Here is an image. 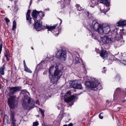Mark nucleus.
Here are the masks:
<instances>
[{
	"instance_id": "obj_1",
	"label": "nucleus",
	"mask_w": 126,
	"mask_h": 126,
	"mask_svg": "<svg viewBox=\"0 0 126 126\" xmlns=\"http://www.w3.org/2000/svg\"><path fill=\"white\" fill-rule=\"evenodd\" d=\"M94 79V80L92 82L87 81L85 82V84L86 87L85 89H83V87L81 84L80 81L77 80L71 81L70 83V86L75 89H82L84 92L86 91L85 89L89 88L93 90L96 91L98 89V82L95 79Z\"/></svg>"
},
{
	"instance_id": "obj_2",
	"label": "nucleus",
	"mask_w": 126,
	"mask_h": 126,
	"mask_svg": "<svg viewBox=\"0 0 126 126\" xmlns=\"http://www.w3.org/2000/svg\"><path fill=\"white\" fill-rule=\"evenodd\" d=\"M22 88L21 86H17L10 88L9 94L12 95L8 99V104L11 109H13L16 107L18 103L19 97H17L16 95H13L16 92L20 90Z\"/></svg>"
},
{
	"instance_id": "obj_3",
	"label": "nucleus",
	"mask_w": 126,
	"mask_h": 126,
	"mask_svg": "<svg viewBox=\"0 0 126 126\" xmlns=\"http://www.w3.org/2000/svg\"><path fill=\"white\" fill-rule=\"evenodd\" d=\"M124 41L123 40V37L121 35H117L116 33L114 39L112 37V36L110 35L102 37L100 44L104 45L107 44H111L113 42L114 47L115 48H117L123 45Z\"/></svg>"
},
{
	"instance_id": "obj_4",
	"label": "nucleus",
	"mask_w": 126,
	"mask_h": 126,
	"mask_svg": "<svg viewBox=\"0 0 126 126\" xmlns=\"http://www.w3.org/2000/svg\"><path fill=\"white\" fill-rule=\"evenodd\" d=\"M63 71L62 69H57L53 66L50 67L48 73L51 82L54 84L58 83L62 75Z\"/></svg>"
},
{
	"instance_id": "obj_5",
	"label": "nucleus",
	"mask_w": 126,
	"mask_h": 126,
	"mask_svg": "<svg viewBox=\"0 0 126 126\" xmlns=\"http://www.w3.org/2000/svg\"><path fill=\"white\" fill-rule=\"evenodd\" d=\"M20 91H21L20 94L24 95L23 98L22 107L25 110L29 109L30 110L34 107V104L33 100L28 96L29 93L26 90H20Z\"/></svg>"
},
{
	"instance_id": "obj_6",
	"label": "nucleus",
	"mask_w": 126,
	"mask_h": 126,
	"mask_svg": "<svg viewBox=\"0 0 126 126\" xmlns=\"http://www.w3.org/2000/svg\"><path fill=\"white\" fill-rule=\"evenodd\" d=\"M56 54V57L59 59L60 61L63 62L65 61L66 60V50H63L61 48L59 50Z\"/></svg>"
},
{
	"instance_id": "obj_7",
	"label": "nucleus",
	"mask_w": 126,
	"mask_h": 126,
	"mask_svg": "<svg viewBox=\"0 0 126 126\" xmlns=\"http://www.w3.org/2000/svg\"><path fill=\"white\" fill-rule=\"evenodd\" d=\"M31 12V10L30 9H29L27 13V14L26 15V20L27 21V22L29 25L31 23H32L33 21L32 20V19L34 20V21H41L40 20L42 19V17H40L39 16L37 15L35 17L34 19H32L30 16V13Z\"/></svg>"
},
{
	"instance_id": "obj_8",
	"label": "nucleus",
	"mask_w": 126,
	"mask_h": 126,
	"mask_svg": "<svg viewBox=\"0 0 126 126\" xmlns=\"http://www.w3.org/2000/svg\"><path fill=\"white\" fill-rule=\"evenodd\" d=\"M102 24H100L96 20H94L93 21L92 24L91 26L90 25V28L88 29H90L91 32H96V31L99 33V30L101 28Z\"/></svg>"
},
{
	"instance_id": "obj_9",
	"label": "nucleus",
	"mask_w": 126,
	"mask_h": 126,
	"mask_svg": "<svg viewBox=\"0 0 126 126\" xmlns=\"http://www.w3.org/2000/svg\"><path fill=\"white\" fill-rule=\"evenodd\" d=\"M125 90L126 89L125 88ZM119 96L121 98H123L126 96V91H122L121 88H117L115 91L114 94V99L115 98V96Z\"/></svg>"
},
{
	"instance_id": "obj_10",
	"label": "nucleus",
	"mask_w": 126,
	"mask_h": 126,
	"mask_svg": "<svg viewBox=\"0 0 126 126\" xmlns=\"http://www.w3.org/2000/svg\"><path fill=\"white\" fill-rule=\"evenodd\" d=\"M110 31V27L109 25L105 26L104 24H102L101 28L99 30V33L101 34L108 33Z\"/></svg>"
},
{
	"instance_id": "obj_11",
	"label": "nucleus",
	"mask_w": 126,
	"mask_h": 126,
	"mask_svg": "<svg viewBox=\"0 0 126 126\" xmlns=\"http://www.w3.org/2000/svg\"><path fill=\"white\" fill-rule=\"evenodd\" d=\"M33 29L37 31H41L46 28L45 26L42 25V22L41 21H34Z\"/></svg>"
},
{
	"instance_id": "obj_12",
	"label": "nucleus",
	"mask_w": 126,
	"mask_h": 126,
	"mask_svg": "<svg viewBox=\"0 0 126 126\" xmlns=\"http://www.w3.org/2000/svg\"><path fill=\"white\" fill-rule=\"evenodd\" d=\"M78 99V97H76L74 95H73L65 98L64 100L65 102L67 103L72 101L71 104L70 105V106H71L74 104V102L77 101Z\"/></svg>"
},
{
	"instance_id": "obj_13",
	"label": "nucleus",
	"mask_w": 126,
	"mask_h": 126,
	"mask_svg": "<svg viewBox=\"0 0 126 126\" xmlns=\"http://www.w3.org/2000/svg\"><path fill=\"white\" fill-rule=\"evenodd\" d=\"M15 113L13 110H11L10 117L11 122L13 126H16V120L15 117Z\"/></svg>"
},
{
	"instance_id": "obj_14",
	"label": "nucleus",
	"mask_w": 126,
	"mask_h": 126,
	"mask_svg": "<svg viewBox=\"0 0 126 126\" xmlns=\"http://www.w3.org/2000/svg\"><path fill=\"white\" fill-rule=\"evenodd\" d=\"M100 3H102L105 4L106 6L107 7V9L106 10V11L103 12L105 13H106L107 12H108L110 9L109 7H108L110 5V0H100Z\"/></svg>"
},
{
	"instance_id": "obj_15",
	"label": "nucleus",
	"mask_w": 126,
	"mask_h": 126,
	"mask_svg": "<svg viewBox=\"0 0 126 126\" xmlns=\"http://www.w3.org/2000/svg\"><path fill=\"white\" fill-rule=\"evenodd\" d=\"M114 32H115V34L117 33V35H121L122 36V35H126V30L122 29L121 30H118L116 29L114 30Z\"/></svg>"
},
{
	"instance_id": "obj_16",
	"label": "nucleus",
	"mask_w": 126,
	"mask_h": 126,
	"mask_svg": "<svg viewBox=\"0 0 126 126\" xmlns=\"http://www.w3.org/2000/svg\"><path fill=\"white\" fill-rule=\"evenodd\" d=\"M89 35H91L92 38L96 40L98 42H100L99 37L97 34L95 33V32H91V30L90 29L89 30Z\"/></svg>"
},
{
	"instance_id": "obj_17",
	"label": "nucleus",
	"mask_w": 126,
	"mask_h": 126,
	"mask_svg": "<svg viewBox=\"0 0 126 126\" xmlns=\"http://www.w3.org/2000/svg\"><path fill=\"white\" fill-rule=\"evenodd\" d=\"M108 51L106 50H102L100 53V56L103 59H107L108 57Z\"/></svg>"
},
{
	"instance_id": "obj_18",
	"label": "nucleus",
	"mask_w": 126,
	"mask_h": 126,
	"mask_svg": "<svg viewBox=\"0 0 126 126\" xmlns=\"http://www.w3.org/2000/svg\"><path fill=\"white\" fill-rule=\"evenodd\" d=\"M126 25V20H121L118 21L115 24L117 26H125Z\"/></svg>"
},
{
	"instance_id": "obj_19",
	"label": "nucleus",
	"mask_w": 126,
	"mask_h": 126,
	"mask_svg": "<svg viewBox=\"0 0 126 126\" xmlns=\"http://www.w3.org/2000/svg\"><path fill=\"white\" fill-rule=\"evenodd\" d=\"M121 56L118 57L119 59L116 58L115 59L117 60H118L121 63H123L125 65H126V60L124 59H123L122 57H123V55L122 54V53H121Z\"/></svg>"
},
{
	"instance_id": "obj_20",
	"label": "nucleus",
	"mask_w": 126,
	"mask_h": 126,
	"mask_svg": "<svg viewBox=\"0 0 126 126\" xmlns=\"http://www.w3.org/2000/svg\"><path fill=\"white\" fill-rule=\"evenodd\" d=\"M46 62V61L45 60L41 61L40 63L38 65V66H40V68H46L47 65Z\"/></svg>"
},
{
	"instance_id": "obj_21",
	"label": "nucleus",
	"mask_w": 126,
	"mask_h": 126,
	"mask_svg": "<svg viewBox=\"0 0 126 126\" xmlns=\"http://www.w3.org/2000/svg\"><path fill=\"white\" fill-rule=\"evenodd\" d=\"M57 24L54 25L52 26H49L46 25V28L48 29V31H51L52 30L55 28V27L57 26Z\"/></svg>"
},
{
	"instance_id": "obj_22",
	"label": "nucleus",
	"mask_w": 126,
	"mask_h": 126,
	"mask_svg": "<svg viewBox=\"0 0 126 126\" xmlns=\"http://www.w3.org/2000/svg\"><path fill=\"white\" fill-rule=\"evenodd\" d=\"M8 117L6 115H5L3 117V124H6V123H9Z\"/></svg>"
},
{
	"instance_id": "obj_23",
	"label": "nucleus",
	"mask_w": 126,
	"mask_h": 126,
	"mask_svg": "<svg viewBox=\"0 0 126 126\" xmlns=\"http://www.w3.org/2000/svg\"><path fill=\"white\" fill-rule=\"evenodd\" d=\"M5 64H4L2 66L0 67V72L2 75H3L4 74V70L5 68Z\"/></svg>"
},
{
	"instance_id": "obj_24",
	"label": "nucleus",
	"mask_w": 126,
	"mask_h": 126,
	"mask_svg": "<svg viewBox=\"0 0 126 126\" xmlns=\"http://www.w3.org/2000/svg\"><path fill=\"white\" fill-rule=\"evenodd\" d=\"M38 11L36 10H33L32 12V16L33 18L34 19L38 15Z\"/></svg>"
},
{
	"instance_id": "obj_25",
	"label": "nucleus",
	"mask_w": 126,
	"mask_h": 126,
	"mask_svg": "<svg viewBox=\"0 0 126 126\" xmlns=\"http://www.w3.org/2000/svg\"><path fill=\"white\" fill-rule=\"evenodd\" d=\"M121 77L120 75L119 74H117L116 76L114 78V81H119L120 80Z\"/></svg>"
},
{
	"instance_id": "obj_26",
	"label": "nucleus",
	"mask_w": 126,
	"mask_h": 126,
	"mask_svg": "<svg viewBox=\"0 0 126 126\" xmlns=\"http://www.w3.org/2000/svg\"><path fill=\"white\" fill-rule=\"evenodd\" d=\"M76 9L78 11H80L83 10V8L81 7L80 5L79 4H77L76 5Z\"/></svg>"
},
{
	"instance_id": "obj_27",
	"label": "nucleus",
	"mask_w": 126,
	"mask_h": 126,
	"mask_svg": "<svg viewBox=\"0 0 126 126\" xmlns=\"http://www.w3.org/2000/svg\"><path fill=\"white\" fill-rule=\"evenodd\" d=\"M85 13L88 18L89 19H91L93 18L92 15L89 12L86 11V13Z\"/></svg>"
},
{
	"instance_id": "obj_28",
	"label": "nucleus",
	"mask_w": 126,
	"mask_h": 126,
	"mask_svg": "<svg viewBox=\"0 0 126 126\" xmlns=\"http://www.w3.org/2000/svg\"><path fill=\"white\" fill-rule=\"evenodd\" d=\"M44 95H45L44 98H48L51 97V94L50 92H48L46 94L45 93Z\"/></svg>"
},
{
	"instance_id": "obj_29",
	"label": "nucleus",
	"mask_w": 126,
	"mask_h": 126,
	"mask_svg": "<svg viewBox=\"0 0 126 126\" xmlns=\"http://www.w3.org/2000/svg\"><path fill=\"white\" fill-rule=\"evenodd\" d=\"M16 28V22L15 20H14L13 22V25L12 28V30H14Z\"/></svg>"
},
{
	"instance_id": "obj_30",
	"label": "nucleus",
	"mask_w": 126,
	"mask_h": 126,
	"mask_svg": "<svg viewBox=\"0 0 126 126\" xmlns=\"http://www.w3.org/2000/svg\"><path fill=\"white\" fill-rule=\"evenodd\" d=\"M38 15L41 17H42V18L45 15L41 11H38Z\"/></svg>"
},
{
	"instance_id": "obj_31",
	"label": "nucleus",
	"mask_w": 126,
	"mask_h": 126,
	"mask_svg": "<svg viewBox=\"0 0 126 126\" xmlns=\"http://www.w3.org/2000/svg\"><path fill=\"white\" fill-rule=\"evenodd\" d=\"M24 70L26 72L30 73H32V71L28 68L27 66L24 67Z\"/></svg>"
},
{
	"instance_id": "obj_32",
	"label": "nucleus",
	"mask_w": 126,
	"mask_h": 126,
	"mask_svg": "<svg viewBox=\"0 0 126 126\" xmlns=\"http://www.w3.org/2000/svg\"><path fill=\"white\" fill-rule=\"evenodd\" d=\"M39 111L41 113V114L42 115L43 117H44L45 116L44 115V111L43 110H42L41 109L39 108Z\"/></svg>"
},
{
	"instance_id": "obj_33",
	"label": "nucleus",
	"mask_w": 126,
	"mask_h": 126,
	"mask_svg": "<svg viewBox=\"0 0 126 126\" xmlns=\"http://www.w3.org/2000/svg\"><path fill=\"white\" fill-rule=\"evenodd\" d=\"M39 124V123L38 121L34 122L33 123V126H37Z\"/></svg>"
},
{
	"instance_id": "obj_34",
	"label": "nucleus",
	"mask_w": 126,
	"mask_h": 126,
	"mask_svg": "<svg viewBox=\"0 0 126 126\" xmlns=\"http://www.w3.org/2000/svg\"><path fill=\"white\" fill-rule=\"evenodd\" d=\"M75 63H78L79 62V58L78 57H76L75 58Z\"/></svg>"
},
{
	"instance_id": "obj_35",
	"label": "nucleus",
	"mask_w": 126,
	"mask_h": 126,
	"mask_svg": "<svg viewBox=\"0 0 126 126\" xmlns=\"http://www.w3.org/2000/svg\"><path fill=\"white\" fill-rule=\"evenodd\" d=\"M71 92L70 91H68L65 94L66 96H68L71 94Z\"/></svg>"
},
{
	"instance_id": "obj_36",
	"label": "nucleus",
	"mask_w": 126,
	"mask_h": 126,
	"mask_svg": "<svg viewBox=\"0 0 126 126\" xmlns=\"http://www.w3.org/2000/svg\"><path fill=\"white\" fill-rule=\"evenodd\" d=\"M5 20L6 22L7 23V24H8V23L10 21L7 18H5Z\"/></svg>"
},
{
	"instance_id": "obj_37",
	"label": "nucleus",
	"mask_w": 126,
	"mask_h": 126,
	"mask_svg": "<svg viewBox=\"0 0 126 126\" xmlns=\"http://www.w3.org/2000/svg\"><path fill=\"white\" fill-rule=\"evenodd\" d=\"M2 45L1 44L0 45V54H1L2 50Z\"/></svg>"
},
{
	"instance_id": "obj_38",
	"label": "nucleus",
	"mask_w": 126,
	"mask_h": 126,
	"mask_svg": "<svg viewBox=\"0 0 126 126\" xmlns=\"http://www.w3.org/2000/svg\"><path fill=\"white\" fill-rule=\"evenodd\" d=\"M61 104H58V106H57V107L58 110H59L60 109V106H61Z\"/></svg>"
},
{
	"instance_id": "obj_39",
	"label": "nucleus",
	"mask_w": 126,
	"mask_h": 126,
	"mask_svg": "<svg viewBox=\"0 0 126 126\" xmlns=\"http://www.w3.org/2000/svg\"><path fill=\"white\" fill-rule=\"evenodd\" d=\"M105 68H106L105 67H104L103 68V70L102 71V72L103 73H105L106 71V69H104Z\"/></svg>"
},
{
	"instance_id": "obj_40",
	"label": "nucleus",
	"mask_w": 126,
	"mask_h": 126,
	"mask_svg": "<svg viewBox=\"0 0 126 126\" xmlns=\"http://www.w3.org/2000/svg\"><path fill=\"white\" fill-rule=\"evenodd\" d=\"M102 113H100L99 115V118L101 119H102L103 118V117L102 116H101V114Z\"/></svg>"
},
{
	"instance_id": "obj_41",
	"label": "nucleus",
	"mask_w": 126,
	"mask_h": 126,
	"mask_svg": "<svg viewBox=\"0 0 126 126\" xmlns=\"http://www.w3.org/2000/svg\"><path fill=\"white\" fill-rule=\"evenodd\" d=\"M36 104H37L38 105H40V103L39 102V101L38 100H37L36 102Z\"/></svg>"
},
{
	"instance_id": "obj_42",
	"label": "nucleus",
	"mask_w": 126,
	"mask_h": 126,
	"mask_svg": "<svg viewBox=\"0 0 126 126\" xmlns=\"http://www.w3.org/2000/svg\"><path fill=\"white\" fill-rule=\"evenodd\" d=\"M47 70H45L44 72L43 73V74L44 75H45L47 74Z\"/></svg>"
},
{
	"instance_id": "obj_43",
	"label": "nucleus",
	"mask_w": 126,
	"mask_h": 126,
	"mask_svg": "<svg viewBox=\"0 0 126 126\" xmlns=\"http://www.w3.org/2000/svg\"><path fill=\"white\" fill-rule=\"evenodd\" d=\"M23 64H24V67L27 66L26 65V63H25V60H24V61H23Z\"/></svg>"
},
{
	"instance_id": "obj_44",
	"label": "nucleus",
	"mask_w": 126,
	"mask_h": 126,
	"mask_svg": "<svg viewBox=\"0 0 126 126\" xmlns=\"http://www.w3.org/2000/svg\"><path fill=\"white\" fill-rule=\"evenodd\" d=\"M68 126H73V124L72 123H69L68 125Z\"/></svg>"
},
{
	"instance_id": "obj_45",
	"label": "nucleus",
	"mask_w": 126,
	"mask_h": 126,
	"mask_svg": "<svg viewBox=\"0 0 126 126\" xmlns=\"http://www.w3.org/2000/svg\"><path fill=\"white\" fill-rule=\"evenodd\" d=\"M8 53H9V51L8 50H7L5 52V54L8 55Z\"/></svg>"
},
{
	"instance_id": "obj_46",
	"label": "nucleus",
	"mask_w": 126,
	"mask_h": 126,
	"mask_svg": "<svg viewBox=\"0 0 126 126\" xmlns=\"http://www.w3.org/2000/svg\"><path fill=\"white\" fill-rule=\"evenodd\" d=\"M6 58L7 61H10V58H9L8 57Z\"/></svg>"
},
{
	"instance_id": "obj_47",
	"label": "nucleus",
	"mask_w": 126,
	"mask_h": 126,
	"mask_svg": "<svg viewBox=\"0 0 126 126\" xmlns=\"http://www.w3.org/2000/svg\"><path fill=\"white\" fill-rule=\"evenodd\" d=\"M8 54H5V56L6 57V58H7V57H8Z\"/></svg>"
},
{
	"instance_id": "obj_48",
	"label": "nucleus",
	"mask_w": 126,
	"mask_h": 126,
	"mask_svg": "<svg viewBox=\"0 0 126 126\" xmlns=\"http://www.w3.org/2000/svg\"><path fill=\"white\" fill-rule=\"evenodd\" d=\"M42 126H47V125H45L44 124H42Z\"/></svg>"
},
{
	"instance_id": "obj_49",
	"label": "nucleus",
	"mask_w": 126,
	"mask_h": 126,
	"mask_svg": "<svg viewBox=\"0 0 126 126\" xmlns=\"http://www.w3.org/2000/svg\"><path fill=\"white\" fill-rule=\"evenodd\" d=\"M2 79L3 81H4V80H6L4 78H3V77H2Z\"/></svg>"
},
{
	"instance_id": "obj_50",
	"label": "nucleus",
	"mask_w": 126,
	"mask_h": 126,
	"mask_svg": "<svg viewBox=\"0 0 126 126\" xmlns=\"http://www.w3.org/2000/svg\"><path fill=\"white\" fill-rule=\"evenodd\" d=\"M112 61L113 60L112 59H109V62H110V61H111V62H112Z\"/></svg>"
},
{
	"instance_id": "obj_51",
	"label": "nucleus",
	"mask_w": 126,
	"mask_h": 126,
	"mask_svg": "<svg viewBox=\"0 0 126 126\" xmlns=\"http://www.w3.org/2000/svg\"><path fill=\"white\" fill-rule=\"evenodd\" d=\"M5 80L6 81L7 83L9 81V80L7 79H6Z\"/></svg>"
},
{
	"instance_id": "obj_52",
	"label": "nucleus",
	"mask_w": 126,
	"mask_h": 126,
	"mask_svg": "<svg viewBox=\"0 0 126 126\" xmlns=\"http://www.w3.org/2000/svg\"><path fill=\"white\" fill-rule=\"evenodd\" d=\"M61 2H62V1H58V2L57 3L59 4V3H61Z\"/></svg>"
},
{
	"instance_id": "obj_53",
	"label": "nucleus",
	"mask_w": 126,
	"mask_h": 126,
	"mask_svg": "<svg viewBox=\"0 0 126 126\" xmlns=\"http://www.w3.org/2000/svg\"><path fill=\"white\" fill-rule=\"evenodd\" d=\"M32 0H31L30 3V6L31 5V4L32 3Z\"/></svg>"
},
{
	"instance_id": "obj_54",
	"label": "nucleus",
	"mask_w": 126,
	"mask_h": 126,
	"mask_svg": "<svg viewBox=\"0 0 126 126\" xmlns=\"http://www.w3.org/2000/svg\"><path fill=\"white\" fill-rule=\"evenodd\" d=\"M126 101V100H123L122 101V102L123 103L124 102Z\"/></svg>"
},
{
	"instance_id": "obj_55",
	"label": "nucleus",
	"mask_w": 126,
	"mask_h": 126,
	"mask_svg": "<svg viewBox=\"0 0 126 126\" xmlns=\"http://www.w3.org/2000/svg\"><path fill=\"white\" fill-rule=\"evenodd\" d=\"M60 20H61V22H60V25H61V24L62 23V20L61 19H60Z\"/></svg>"
},
{
	"instance_id": "obj_56",
	"label": "nucleus",
	"mask_w": 126,
	"mask_h": 126,
	"mask_svg": "<svg viewBox=\"0 0 126 126\" xmlns=\"http://www.w3.org/2000/svg\"><path fill=\"white\" fill-rule=\"evenodd\" d=\"M47 126H52L51 125H47Z\"/></svg>"
},
{
	"instance_id": "obj_57",
	"label": "nucleus",
	"mask_w": 126,
	"mask_h": 126,
	"mask_svg": "<svg viewBox=\"0 0 126 126\" xmlns=\"http://www.w3.org/2000/svg\"><path fill=\"white\" fill-rule=\"evenodd\" d=\"M63 126H68V125H64Z\"/></svg>"
},
{
	"instance_id": "obj_58",
	"label": "nucleus",
	"mask_w": 126,
	"mask_h": 126,
	"mask_svg": "<svg viewBox=\"0 0 126 126\" xmlns=\"http://www.w3.org/2000/svg\"><path fill=\"white\" fill-rule=\"evenodd\" d=\"M10 1H11V2H12L13 1V0H9Z\"/></svg>"
},
{
	"instance_id": "obj_59",
	"label": "nucleus",
	"mask_w": 126,
	"mask_h": 126,
	"mask_svg": "<svg viewBox=\"0 0 126 126\" xmlns=\"http://www.w3.org/2000/svg\"><path fill=\"white\" fill-rule=\"evenodd\" d=\"M118 108V109H119V110H120V109H121V108H119H119Z\"/></svg>"
},
{
	"instance_id": "obj_60",
	"label": "nucleus",
	"mask_w": 126,
	"mask_h": 126,
	"mask_svg": "<svg viewBox=\"0 0 126 126\" xmlns=\"http://www.w3.org/2000/svg\"><path fill=\"white\" fill-rule=\"evenodd\" d=\"M117 54H115V56H116V55H117Z\"/></svg>"
},
{
	"instance_id": "obj_61",
	"label": "nucleus",
	"mask_w": 126,
	"mask_h": 126,
	"mask_svg": "<svg viewBox=\"0 0 126 126\" xmlns=\"http://www.w3.org/2000/svg\"><path fill=\"white\" fill-rule=\"evenodd\" d=\"M108 100L107 101H106V102H107H107H108Z\"/></svg>"
},
{
	"instance_id": "obj_62",
	"label": "nucleus",
	"mask_w": 126,
	"mask_h": 126,
	"mask_svg": "<svg viewBox=\"0 0 126 126\" xmlns=\"http://www.w3.org/2000/svg\"><path fill=\"white\" fill-rule=\"evenodd\" d=\"M32 49H33V48L32 47Z\"/></svg>"
},
{
	"instance_id": "obj_63",
	"label": "nucleus",
	"mask_w": 126,
	"mask_h": 126,
	"mask_svg": "<svg viewBox=\"0 0 126 126\" xmlns=\"http://www.w3.org/2000/svg\"><path fill=\"white\" fill-rule=\"evenodd\" d=\"M8 8H9V7H10V6H8Z\"/></svg>"
},
{
	"instance_id": "obj_64",
	"label": "nucleus",
	"mask_w": 126,
	"mask_h": 126,
	"mask_svg": "<svg viewBox=\"0 0 126 126\" xmlns=\"http://www.w3.org/2000/svg\"><path fill=\"white\" fill-rule=\"evenodd\" d=\"M50 92V91H49V92Z\"/></svg>"
}]
</instances>
